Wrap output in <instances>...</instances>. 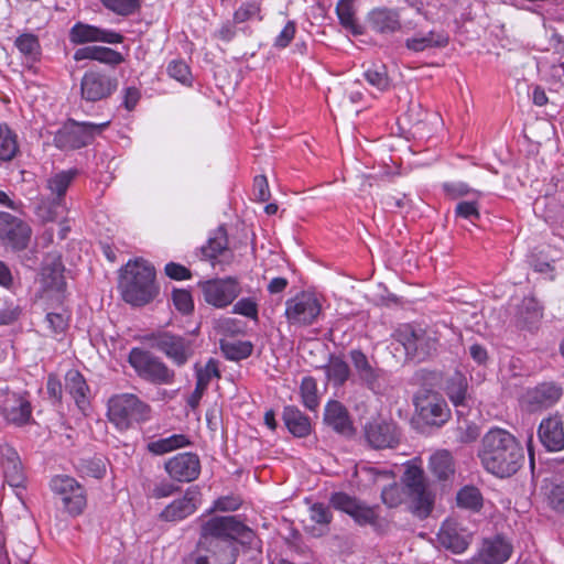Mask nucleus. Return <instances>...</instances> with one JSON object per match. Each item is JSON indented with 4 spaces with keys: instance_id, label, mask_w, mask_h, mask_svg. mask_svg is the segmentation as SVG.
<instances>
[{
    "instance_id": "nucleus-1",
    "label": "nucleus",
    "mask_w": 564,
    "mask_h": 564,
    "mask_svg": "<svg viewBox=\"0 0 564 564\" xmlns=\"http://www.w3.org/2000/svg\"><path fill=\"white\" fill-rule=\"evenodd\" d=\"M478 457L488 473L501 478L516 474L524 462L523 448L518 440L498 427L484 435Z\"/></svg>"
},
{
    "instance_id": "nucleus-2",
    "label": "nucleus",
    "mask_w": 564,
    "mask_h": 564,
    "mask_svg": "<svg viewBox=\"0 0 564 564\" xmlns=\"http://www.w3.org/2000/svg\"><path fill=\"white\" fill-rule=\"evenodd\" d=\"M119 288L123 300L134 306H142L158 293L154 267L143 260L129 261L123 269Z\"/></svg>"
},
{
    "instance_id": "nucleus-3",
    "label": "nucleus",
    "mask_w": 564,
    "mask_h": 564,
    "mask_svg": "<svg viewBox=\"0 0 564 564\" xmlns=\"http://www.w3.org/2000/svg\"><path fill=\"white\" fill-rule=\"evenodd\" d=\"M150 413V406L132 393L117 394L108 401V419L119 431H127L135 423L148 421Z\"/></svg>"
},
{
    "instance_id": "nucleus-4",
    "label": "nucleus",
    "mask_w": 564,
    "mask_h": 564,
    "mask_svg": "<svg viewBox=\"0 0 564 564\" xmlns=\"http://www.w3.org/2000/svg\"><path fill=\"white\" fill-rule=\"evenodd\" d=\"M199 538L200 545L209 546L214 545L212 540L223 545L238 539L250 543L253 532L234 516L214 517L203 523Z\"/></svg>"
},
{
    "instance_id": "nucleus-5",
    "label": "nucleus",
    "mask_w": 564,
    "mask_h": 564,
    "mask_svg": "<svg viewBox=\"0 0 564 564\" xmlns=\"http://www.w3.org/2000/svg\"><path fill=\"white\" fill-rule=\"evenodd\" d=\"M128 361L138 376L145 381L154 384H170L174 380V371L161 358L148 350L132 348Z\"/></svg>"
},
{
    "instance_id": "nucleus-6",
    "label": "nucleus",
    "mask_w": 564,
    "mask_h": 564,
    "mask_svg": "<svg viewBox=\"0 0 564 564\" xmlns=\"http://www.w3.org/2000/svg\"><path fill=\"white\" fill-rule=\"evenodd\" d=\"M322 314V302L312 292H300L285 301L284 316L291 326L307 327Z\"/></svg>"
},
{
    "instance_id": "nucleus-7",
    "label": "nucleus",
    "mask_w": 564,
    "mask_h": 564,
    "mask_svg": "<svg viewBox=\"0 0 564 564\" xmlns=\"http://www.w3.org/2000/svg\"><path fill=\"white\" fill-rule=\"evenodd\" d=\"M399 340L406 356L415 361H423L437 350L438 338L435 333L412 325H404L399 330Z\"/></svg>"
},
{
    "instance_id": "nucleus-8",
    "label": "nucleus",
    "mask_w": 564,
    "mask_h": 564,
    "mask_svg": "<svg viewBox=\"0 0 564 564\" xmlns=\"http://www.w3.org/2000/svg\"><path fill=\"white\" fill-rule=\"evenodd\" d=\"M109 126V121L102 123L69 122L59 129L54 135V144L61 150H74L89 144L96 134Z\"/></svg>"
},
{
    "instance_id": "nucleus-9",
    "label": "nucleus",
    "mask_w": 564,
    "mask_h": 564,
    "mask_svg": "<svg viewBox=\"0 0 564 564\" xmlns=\"http://www.w3.org/2000/svg\"><path fill=\"white\" fill-rule=\"evenodd\" d=\"M148 340L152 348L163 352L177 367L184 366L194 354L192 340L170 332L153 333Z\"/></svg>"
},
{
    "instance_id": "nucleus-10",
    "label": "nucleus",
    "mask_w": 564,
    "mask_h": 564,
    "mask_svg": "<svg viewBox=\"0 0 564 564\" xmlns=\"http://www.w3.org/2000/svg\"><path fill=\"white\" fill-rule=\"evenodd\" d=\"M404 484L413 513L426 518L432 511L434 499L426 487L423 471L417 467H409L404 474Z\"/></svg>"
},
{
    "instance_id": "nucleus-11",
    "label": "nucleus",
    "mask_w": 564,
    "mask_h": 564,
    "mask_svg": "<svg viewBox=\"0 0 564 564\" xmlns=\"http://www.w3.org/2000/svg\"><path fill=\"white\" fill-rule=\"evenodd\" d=\"M206 303L224 308L230 305L241 293V286L236 278L213 279L200 283Z\"/></svg>"
},
{
    "instance_id": "nucleus-12",
    "label": "nucleus",
    "mask_w": 564,
    "mask_h": 564,
    "mask_svg": "<svg viewBox=\"0 0 564 564\" xmlns=\"http://www.w3.org/2000/svg\"><path fill=\"white\" fill-rule=\"evenodd\" d=\"M51 488L57 495L64 507L72 514H78L86 506V496L83 487L69 476H55L51 480Z\"/></svg>"
},
{
    "instance_id": "nucleus-13",
    "label": "nucleus",
    "mask_w": 564,
    "mask_h": 564,
    "mask_svg": "<svg viewBox=\"0 0 564 564\" xmlns=\"http://www.w3.org/2000/svg\"><path fill=\"white\" fill-rule=\"evenodd\" d=\"M118 87V80L106 74L86 72L80 82V95L86 101L96 102L110 97Z\"/></svg>"
},
{
    "instance_id": "nucleus-14",
    "label": "nucleus",
    "mask_w": 564,
    "mask_h": 564,
    "mask_svg": "<svg viewBox=\"0 0 564 564\" xmlns=\"http://www.w3.org/2000/svg\"><path fill=\"white\" fill-rule=\"evenodd\" d=\"M419 417L429 425L441 426L449 417V410L444 399L436 393H423L415 398Z\"/></svg>"
},
{
    "instance_id": "nucleus-15",
    "label": "nucleus",
    "mask_w": 564,
    "mask_h": 564,
    "mask_svg": "<svg viewBox=\"0 0 564 564\" xmlns=\"http://www.w3.org/2000/svg\"><path fill=\"white\" fill-rule=\"evenodd\" d=\"M30 235L31 229L26 223L9 213L0 212V240L3 245L17 250L24 249Z\"/></svg>"
},
{
    "instance_id": "nucleus-16",
    "label": "nucleus",
    "mask_w": 564,
    "mask_h": 564,
    "mask_svg": "<svg viewBox=\"0 0 564 564\" xmlns=\"http://www.w3.org/2000/svg\"><path fill=\"white\" fill-rule=\"evenodd\" d=\"M202 502V494L197 486L188 487L183 497L173 500L160 513V519L178 522L193 514Z\"/></svg>"
},
{
    "instance_id": "nucleus-17",
    "label": "nucleus",
    "mask_w": 564,
    "mask_h": 564,
    "mask_svg": "<svg viewBox=\"0 0 564 564\" xmlns=\"http://www.w3.org/2000/svg\"><path fill=\"white\" fill-rule=\"evenodd\" d=\"M164 469L171 479L178 482H191L200 474V460L194 453H181L167 459Z\"/></svg>"
},
{
    "instance_id": "nucleus-18",
    "label": "nucleus",
    "mask_w": 564,
    "mask_h": 564,
    "mask_svg": "<svg viewBox=\"0 0 564 564\" xmlns=\"http://www.w3.org/2000/svg\"><path fill=\"white\" fill-rule=\"evenodd\" d=\"M349 359L358 380L373 392H379L384 379V371L372 365L369 358L360 349L349 351Z\"/></svg>"
},
{
    "instance_id": "nucleus-19",
    "label": "nucleus",
    "mask_w": 564,
    "mask_h": 564,
    "mask_svg": "<svg viewBox=\"0 0 564 564\" xmlns=\"http://www.w3.org/2000/svg\"><path fill=\"white\" fill-rule=\"evenodd\" d=\"M471 533L456 520H445L437 533L440 544L455 554L467 550L471 542Z\"/></svg>"
},
{
    "instance_id": "nucleus-20",
    "label": "nucleus",
    "mask_w": 564,
    "mask_h": 564,
    "mask_svg": "<svg viewBox=\"0 0 564 564\" xmlns=\"http://www.w3.org/2000/svg\"><path fill=\"white\" fill-rule=\"evenodd\" d=\"M563 390L553 382H543L528 389L523 395V403L531 412L553 406L562 397Z\"/></svg>"
},
{
    "instance_id": "nucleus-21",
    "label": "nucleus",
    "mask_w": 564,
    "mask_h": 564,
    "mask_svg": "<svg viewBox=\"0 0 564 564\" xmlns=\"http://www.w3.org/2000/svg\"><path fill=\"white\" fill-rule=\"evenodd\" d=\"M334 508L349 514L359 525L375 524L377 513L373 508L360 503L346 494L337 492L330 498Z\"/></svg>"
},
{
    "instance_id": "nucleus-22",
    "label": "nucleus",
    "mask_w": 564,
    "mask_h": 564,
    "mask_svg": "<svg viewBox=\"0 0 564 564\" xmlns=\"http://www.w3.org/2000/svg\"><path fill=\"white\" fill-rule=\"evenodd\" d=\"M512 553V545L502 536L485 539L478 553L473 558L474 564H503Z\"/></svg>"
},
{
    "instance_id": "nucleus-23",
    "label": "nucleus",
    "mask_w": 564,
    "mask_h": 564,
    "mask_svg": "<svg viewBox=\"0 0 564 564\" xmlns=\"http://www.w3.org/2000/svg\"><path fill=\"white\" fill-rule=\"evenodd\" d=\"M361 473L368 480L379 482L380 480H388L389 484L383 487L381 491L382 502L389 508H395L403 501V489L393 480V473L386 469H378L376 467H362Z\"/></svg>"
},
{
    "instance_id": "nucleus-24",
    "label": "nucleus",
    "mask_w": 564,
    "mask_h": 564,
    "mask_svg": "<svg viewBox=\"0 0 564 564\" xmlns=\"http://www.w3.org/2000/svg\"><path fill=\"white\" fill-rule=\"evenodd\" d=\"M368 443L377 449L392 448L399 443V431L394 423L380 420L369 422L366 427Z\"/></svg>"
},
{
    "instance_id": "nucleus-25",
    "label": "nucleus",
    "mask_w": 564,
    "mask_h": 564,
    "mask_svg": "<svg viewBox=\"0 0 564 564\" xmlns=\"http://www.w3.org/2000/svg\"><path fill=\"white\" fill-rule=\"evenodd\" d=\"M69 40L75 44L87 42L121 43L123 36L115 31L99 29L84 23H76L69 32Z\"/></svg>"
},
{
    "instance_id": "nucleus-26",
    "label": "nucleus",
    "mask_w": 564,
    "mask_h": 564,
    "mask_svg": "<svg viewBox=\"0 0 564 564\" xmlns=\"http://www.w3.org/2000/svg\"><path fill=\"white\" fill-rule=\"evenodd\" d=\"M78 171L75 169L61 171L54 175H52L47 182L46 187L51 192V195L55 196L53 199V209L48 212L46 219L53 220L58 214V209H64L63 202L64 196L72 184V182L77 176Z\"/></svg>"
},
{
    "instance_id": "nucleus-27",
    "label": "nucleus",
    "mask_w": 564,
    "mask_h": 564,
    "mask_svg": "<svg viewBox=\"0 0 564 564\" xmlns=\"http://www.w3.org/2000/svg\"><path fill=\"white\" fill-rule=\"evenodd\" d=\"M538 435L549 452H560L564 448V426L562 417L551 415L540 423Z\"/></svg>"
},
{
    "instance_id": "nucleus-28",
    "label": "nucleus",
    "mask_w": 564,
    "mask_h": 564,
    "mask_svg": "<svg viewBox=\"0 0 564 564\" xmlns=\"http://www.w3.org/2000/svg\"><path fill=\"white\" fill-rule=\"evenodd\" d=\"M32 408L30 401L22 394L8 393L1 405V414L7 422L23 425L31 419Z\"/></svg>"
},
{
    "instance_id": "nucleus-29",
    "label": "nucleus",
    "mask_w": 564,
    "mask_h": 564,
    "mask_svg": "<svg viewBox=\"0 0 564 564\" xmlns=\"http://www.w3.org/2000/svg\"><path fill=\"white\" fill-rule=\"evenodd\" d=\"M369 28L381 35H390L402 28L400 14L394 9L377 8L368 14Z\"/></svg>"
},
{
    "instance_id": "nucleus-30",
    "label": "nucleus",
    "mask_w": 564,
    "mask_h": 564,
    "mask_svg": "<svg viewBox=\"0 0 564 564\" xmlns=\"http://www.w3.org/2000/svg\"><path fill=\"white\" fill-rule=\"evenodd\" d=\"M324 422L337 433L350 435L354 432L347 409L336 400L327 402L324 411Z\"/></svg>"
},
{
    "instance_id": "nucleus-31",
    "label": "nucleus",
    "mask_w": 564,
    "mask_h": 564,
    "mask_svg": "<svg viewBox=\"0 0 564 564\" xmlns=\"http://www.w3.org/2000/svg\"><path fill=\"white\" fill-rule=\"evenodd\" d=\"M282 417L286 429L293 436L306 437L311 434L312 422L297 408L293 405L285 406Z\"/></svg>"
},
{
    "instance_id": "nucleus-32",
    "label": "nucleus",
    "mask_w": 564,
    "mask_h": 564,
    "mask_svg": "<svg viewBox=\"0 0 564 564\" xmlns=\"http://www.w3.org/2000/svg\"><path fill=\"white\" fill-rule=\"evenodd\" d=\"M65 390L74 399L77 406L82 410L88 404L89 387L83 375L75 369H70L65 375Z\"/></svg>"
},
{
    "instance_id": "nucleus-33",
    "label": "nucleus",
    "mask_w": 564,
    "mask_h": 564,
    "mask_svg": "<svg viewBox=\"0 0 564 564\" xmlns=\"http://www.w3.org/2000/svg\"><path fill=\"white\" fill-rule=\"evenodd\" d=\"M448 43V36L444 33L430 31L425 34H415L405 40V47L419 53L433 47H444Z\"/></svg>"
},
{
    "instance_id": "nucleus-34",
    "label": "nucleus",
    "mask_w": 564,
    "mask_h": 564,
    "mask_svg": "<svg viewBox=\"0 0 564 564\" xmlns=\"http://www.w3.org/2000/svg\"><path fill=\"white\" fill-rule=\"evenodd\" d=\"M429 468L441 480H447L454 475V460L447 449H438L430 457Z\"/></svg>"
},
{
    "instance_id": "nucleus-35",
    "label": "nucleus",
    "mask_w": 564,
    "mask_h": 564,
    "mask_svg": "<svg viewBox=\"0 0 564 564\" xmlns=\"http://www.w3.org/2000/svg\"><path fill=\"white\" fill-rule=\"evenodd\" d=\"M191 444L184 434H173L148 443L147 449L153 455H164L170 452L186 447Z\"/></svg>"
},
{
    "instance_id": "nucleus-36",
    "label": "nucleus",
    "mask_w": 564,
    "mask_h": 564,
    "mask_svg": "<svg viewBox=\"0 0 564 564\" xmlns=\"http://www.w3.org/2000/svg\"><path fill=\"white\" fill-rule=\"evenodd\" d=\"M63 271L64 267L58 258L52 259L51 262H45L41 272L44 286L55 291H63L65 286Z\"/></svg>"
},
{
    "instance_id": "nucleus-37",
    "label": "nucleus",
    "mask_w": 564,
    "mask_h": 564,
    "mask_svg": "<svg viewBox=\"0 0 564 564\" xmlns=\"http://www.w3.org/2000/svg\"><path fill=\"white\" fill-rule=\"evenodd\" d=\"M324 369L327 380L335 387H341L350 377L349 365L340 357H330Z\"/></svg>"
},
{
    "instance_id": "nucleus-38",
    "label": "nucleus",
    "mask_w": 564,
    "mask_h": 564,
    "mask_svg": "<svg viewBox=\"0 0 564 564\" xmlns=\"http://www.w3.org/2000/svg\"><path fill=\"white\" fill-rule=\"evenodd\" d=\"M365 80L380 93L387 91L391 87V79L388 75L386 65L373 64L364 72Z\"/></svg>"
},
{
    "instance_id": "nucleus-39",
    "label": "nucleus",
    "mask_w": 564,
    "mask_h": 564,
    "mask_svg": "<svg viewBox=\"0 0 564 564\" xmlns=\"http://www.w3.org/2000/svg\"><path fill=\"white\" fill-rule=\"evenodd\" d=\"M446 393L455 406H463L467 394L466 378L462 373L455 372L447 381Z\"/></svg>"
},
{
    "instance_id": "nucleus-40",
    "label": "nucleus",
    "mask_w": 564,
    "mask_h": 564,
    "mask_svg": "<svg viewBox=\"0 0 564 564\" xmlns=\"http://www.w3.org/2000/svg\"><path fill=\"white\" fill-rule=\"evenodd\" d=\"M355 0H339L336 6V13L340 24L354 34H360L361 29L357 24L354 10Z\"/></svg>"
},
{
    "instance_id": "nucleus-41",
    "label": "nucleus",
    "mask_w": 564,
    "mask_h": 564,
    "mask_svg": "<svg viewBox=\"0 0 564 564\" xmlns=\"http://www.w3.org/2000/svg\"><path fill=\"white\" fill-rule=\"evenodd\" d=\"M300 395L302 403L306 409L316 411L319 406V395L317 391V382L313 377H304L302 379Z\"/></svg>"
},
{
    "instance_id": "nucleus-42",
    "label": "nucleus",
    "mask_w": 564,
    "mask_h": 564,
    "mask_svg": "<svg viewBox=\"0 0 564 564\" xmlns=\"http://www.w3.org/2000/svg\"><path fill=\"white\" fill-rule=\"evenodd\" d=\"M456 501L459 508L478 511L482 506V496L478 488L465 486L457 492Z\"/></svg>"
},
{
    "instance_id": "nucleus-43",
    "label": "nucleus",
    "mask_w": 564,
    "mask_h": 564,
    "mask_svg": "<svg viewBox=\"0 0 564 564\" xmlns=\"http://www.w3.org/2000/svg\"><path fill=\"white\" fill-rule=\"evenodd\" d=\"M18 152L17 135L8 127V124H0V160L10 161Z\"/></svg>"
},
{
    "instance_id": "nucleus-44",
    "label": "nucleus",
    "mask_w": 564,
    "mask_h": 564,
    "mask_svg": "<svg viewBox=\"0 0 564 564\" xmlns=\"http://www.w3.org/2000/svg\"><path fill=\"white\" fill-rule=\"evenodd\" d=\"M15 47L28 59L36 61L41 54V45L36 35L23 33L15 39Z\"/></svg>"
},
{
    "instance_id": "nucleus-45",
    "label": "nucleus",
    "mask_w": 564,
    "mask_h": 564,
    "mask_svg": "<svg viewBox=\"0 0 564 564\" xmlns=\"http://www.w3.org/2000/svg\"><path fill=\"white\" fill-rule=\"evenodd\" d=\"M234 23L242 24L248 21L258 20L261 21V6L258 1H245L234 12Z\"/></svg>"
},
{
    "instance_id": "nucleus-46",
    "label": "nucleus",
    "mask_w": 564,
    "mask_h": 564,
    "mask_svg": "<svg viewBox=\"0 0 564 564\" xmlns=\"http://www.w3.org/2000/svg\"><path fill=\"white\" fill-rule=\"evenodd\" d=\"M220 348L229 360L238 361L248 358L252 354V345L249 341H221Z\"/></svg>"
},
{
    "instance_id": "nucleus-47",
    "label": "nucleus",
    "mask_w": 564,
    "mask_h": 564,
    "mask_svg": "<svg viewBox=\"0 0 564 564\" xmlns=\"http://www.w3.org/2000/svg\"><path fill=\"white\" fill-rule=\"evenodd\" d=\"M227 235L223 228H219L213 237H210L202 248L204 257L213 260L216 259L227 249Z\"/></svg>"
},
{
    "instance_id": "nucleus-48",
    "label": "nucleus",
    "mask_w": 564,
    "mask_h": 564,
    "mask_svg": "<svg viewBox=\"0 0 564 564\" xmlns=\"http://www.w3.org/2000/svg\"><path fill=\"white\" fill-rule=\"evenodd\" d=\"M196 386L206 389L214 378H219L218 361L210 358L204 367L196 366Z\"/></svg>"
},
{
    "instance_id": "nucleus-49",
    "label": "nucleus",
    "mask_w": 564,
    "mask_h": 564,
    "mask_svg": "<svg viewBox=\"0 0 564 564\" xmlns=\"http://www.w3.org/2000/svg\"><path fill=\"white\" fill-rule=\"evenodd\" d=\"M110 11L120 15H130L140 8V0H100Z\"/></svg>"
},
{
    "instance_id": "nucleus-50",
    "label": "nucleus",
    "mask_w": 564,
    "mask_h": 564,
    "mask_svg": "<svg viewBox=\"0 0 564 564\" xmlns=\"http://www.w3.org/2000/svg\"><path fill=\"white\" fill-rule=\"evenodd\" d=\"M232 313L250 319H258V300L253 296L240 299L234 304Z\"/></svg>"
},
{
    "instance_id": "nucleus-51",
    "label": "nucleus",
    "mask_w": 564,
    "mask_h": 564,
    "mask_svg": "<svg viewBox=\"0 0 564 564\" xmlns=\"http://www.w3.org/2000/svg\"><path fill=\"white\" fill-rule=\"evenodd\" d=\"M456 217L469 220L475 224L480 218L479 205L477 200H462L455 207Z\"/></svg>"
},
{
    "instance_id": "nucleus-52",
    "label": "nucleus",
    "mask_w": 564,
    "mask_h": 564,
    "mask_svg": "<svg viewBox=\"0 0 564 564\" xmlns=\"http://www.w3.org/2000/svg\"><path fill=\"white\" fill-rule=\"evenodd\" d=\"M310 519L316 523L319 524L322 528H326L329 522L332 521V512L329 507H327L324 503H314L310 507ZM323 532V529L319 530L321 534Z\"/></svg>"
},
{
    "instance_id": "nucleus-53",
    "label": "nucleus",
    "mask_w": 564,
    "mask_h": 564,
    "mask_svg": "<svg viewBox=\"0 0 564 564\" xmlns=\"http://www.w3.org/2000/svg\"><path fill=\"white\" fill-rule=\"evenodd\" d=\"M172 300L175 308L183 314H188L194 308L192 295L186 290H174Z\"/></svg>"
},
{
    "instance_id": "nucleus-54",
    "label": "nucleus",
    "mask_w": 564,
    "mask_h": 564,
    "mask_svg": "<svg viewBox=\"0 0 564 564\" xmlns=\"http://www.w3.org/2000/svg\"><path fill=\"white\" fill-rule=\"evenodd\" d=\"M4 477L11 487H20L24 481V475L19 462L12 460L4 466Z\"/></svg>"
},
{
    "instance_id": "nucleus-55",
    "label": "nucleus",
    "mask_w": 564,
    "mask_h": 564,
    "mask_svg": "<svg viewBox=\"0 0 564 564\" xmlns=\"http://www.w3.org/2000/svg\"><path fill=\"white\" fill-rule=\"evenodd\" d=\"M169 75L182 84L189 83V67L184 61H172L167 65Z\"/></svg>"
},
{
    "instance_id": "nucleus-56",
    "label": "nucleus",
    "mask_w": 564,
    "mask_h": 564,
    "mask_svg": "<svg viewBox=\"0 0 564 564\" xmlns=\"http://www.w3.org/2000/svg\"><path fill=\"white\" fill-rule=\"evenodd\" d=\"M209 545H200L199 539L196 549L184 557L183 564H209Z\"/></svg>"
},
{
    "instance_id": "nucleus-57",
    "label": "nucleus",
    "mask_w": 564,
    "mask_h": 564,
    "mask_svg": "<svg viewBox=\"0 0 564 564\" xmlns=\"http://www.w3.org/2000/svg\"><path fill=\"white\" fill-rule=\"evenodd\" d=\"M108 65H118L123 61L121 53L104 46H96L95 59Z\"/></svg>"
},
{
    "instance_id": "nucleus-58",
    "label": "nucleus",
    "mask_w": 564,
    "mask_h": 564,
    "mask_svg": "<svg viewBox=\"0 0 564 564\" xmlns=\"http://www.w3.org/2000/svg\"><path fill=\"white\" fill-rule=\"evenodd\" d=\"M549 502L553 510L564 514V481L552 487L549 494Z\"/></svg>"
},
{
    "instance_id": "nucleus-59",
    "label": "nucleus",
    "mask_w": 564,
    "mask_h": 564,
    "mask_svg": "<svg viewBox=\"0 0 564 564\" xmlns=\"http://www.w3.org/2000/svg\"><path fill=\"white\" fill-rule=\"evenodd\" d=\"M45 322L47 327L55 334H62L67 328L68 317L59 313H48Z\"/></svg>"
},
{
    "instance_id": "nucleus-60",
    "label": "nucleus",
    "mask_w": 564,
    "mask_h": 564,
    "mask_svg": "<svg viewBox=\"0 0 564 564\" xmlns=\"http://www.w3.org/2000/svg\"><path fill=\"white\" fill-rule=\"evenodd\" d=\"M296 32V26L293 21H289L278 36L274 40V46L278 48L286 47L291 41L294 39Z\"/></svg>"
},
{
    "instance_id": "nucleus-61",
    "label": "nucleus",
    "mask_w": 564,
    "mask_h": 564,
    "mask_svg": "<svg viewBox=\"0 0 564 564\" xmlns=\"http://www.w3.org/2000/svg\"><path fill=\"white\" fill-rule=\"evenodd\" d=\"M269 184L263 175H258L253 180V196L259 202H267L270 198Z\"/></svg>"
},
{
    "instance_id": "nucleus-62",
    "label": "nucleus",
    "mask_w": 564,
    "mask_h": 564,
    "mask_svg": "<svg viewBox=\"0 0 564 564\" xmlns=\"http://www.w3.org/2000/svg\"><path fill=\"white\" fill-rule=\"evenodd\" d=\"M479 436V429L476 424L459 425L456 433V438L460 443L474 442Z\"/></svg>"
},
{
    "instance_id": "nucleus-63",
    "label": "nucleus",
    "mask_w": 564,
    "mask_h": 564,
    "mask_svg": "<svg viewBox=\"0 0 564 564\" xmlns=\"http://www.w3.org/2000/svg\"><path fill=\"white\" fill-rule=\"evenodd\" d=\"M164 270L166 275L173 280L182 281L191 278L189 270L184 265L175 262L167 263Z\"/></svg>"
},
{
    "instance_id": "nucleus-64",
    "label": "nucleus",
    "mask_w": 564,
    "mask_h": 564,
    "mask_svg": "<svg viewBox=\"0 0 564 564\" xmlns=\"http://www.w3.org/2000/svg\"><path fill=\"white\" fill-rule=\"evenodd\" d=\"M178 490V487L170 481H161L156 484L152 489V497L156 499L166 498L173 496Z\"/></svg>"
}]
</instances>
